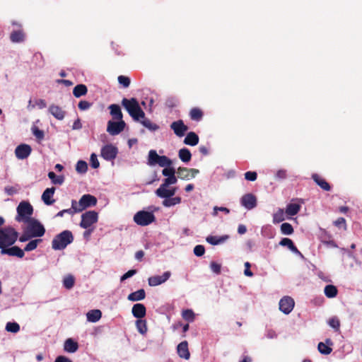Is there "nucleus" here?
Here are the masks:
<instances>
[{
  "instance_id": "obj_52",
  "label": "nucleus",
  "mask_w": 362,
  "mask_h": 362,
  "mask_svg": "<svg viewBox=\"0 0 362 362\" xmlns=\"http://www.w3.org/2000/svg\"><path fill=\"white\" fill-rule=\"evenodd\" d=\"M328 324L330 327L334 328L336 331H338L340 327V321L337 317L330 318L328 321Z\"/></svg>"
},
{
  "instance_id": "obj_49",
  "label": "nucleus",
  "mask_w": 362,
  "mask_h": 362,
  "mask_svg": "<svg viewBox=\"0 0 362 362\" xmlns=\"http://www.w3.org/2000/svg\"><path fill=\"white\" fill-rule=\"evenodd\" d=\"M88 170L87 163L84 160H78L76 165V170L79 173H85Z\"/></svg>"
},
{
  "instance_id": "obj_35",
  "label": "nucleus",
  "mask_w": 362,
  "mask_h": 362,
  "mask_svg": "<svg viewBox=\"0 0 362 362\" xmlns=\"http://www.w3.org/2000/svg\"><path fill=\"white\" fill-rule=\"evenodd\" d=\"M300 209V205L296 203H290L286 208V213L289 216L296 215Z\"/></svg>"
},
{
  "instance_id": "obj_42",
  "label": "nucleus",
  "mask_w": 362,
  "mask_h": 362,
  "mask_svg": "<svg viewBox=\"0 0 362 362\" xmlns=\"http://www.w3.org/2000/svg\"><path fill=\"white\" fill-rule=\"evenodd\" d=\"M141 121V124L151 131H156L159 129V126L155 123H153L150 119L147 118H142Z\"/></svg>"
},
{
  "instance_id": "obj_28",
  "label": "nucleus",
  "mask_w": 362,
  "mask_h": 362,
  "mask_svg": "<svg viewBox=\"0 0 362 362\" xmlns=\"http://www.w3.org/2000/svg\"><path fill=\"white\" fill-rule=\"evenodd\" d=\"M146 298V292L144 289L141 288L135 292H132L128 295L127 299L129 301H139L144 300Z\"/></svg>"
},
{
  "instance_id": "obj_57",
  "label": "nucleus",
  "mask_w": 362,
  "mask_h": 362,
  "mask_svg": "<svg viewBox=\"0 0 362 362\" xmlns=\"http://www.w3.org/2000/svg\"><path fill=\"white\" fill-rule=\"evenodd\" d=\"M91 106L92 103L86 100H81L78 104V107L81 111L87 110Z\"/></svg>"
},
{
  "instance_id": "obj_6",
  "label": "nucleus",
  "mask_w": 362,
  "mask_h": 362,
  "mask_svg": "<svg viewBox=\"0 0 362 362\" xmlns=\"http://www.w3.org/2000/svg\"><path fill=\"white\" fill-rule=\"evenodd\" d=\"M156 217L153 212L139 211L134 216V222L141 226H146L153 221H155Z\"/></svg>"
},
{
  "instance_id": "obj_58",
  "label": "nucleus",
  "mask_w": 362,
  "mask_h": 362,
  "mask_svg": "<svg viewBox=\"0 0 362 362\" xmlns=\"http://www.w3.org/2000/svg\"><path fill=\"white\" fill-rule=\"evenodd\" d=\"M245 178L249 181H255L257 178V174L255 171H247L245 173Z\"/></svg>"
},
{
  "instance_id": "obj_36",
  "label": "nucleus",
  "mask_w": 362,
  "mask_h": 362,
  "mask_svg": "<svg viewBox=\"0 0 362 362\" xmlns=\"http://www.w3.org/2000/svg\"><path fill=\"white\" fill-rule=\"evenodd\" d=\"M160 156L155 150H151L148 152V164L151 166L157 165Z\"/></svg>"
},
{
  "instance_id": "obj_63",
  "label": "nucleus",
  "mask_w": 362,
  "mask_h": 362,
  "mask_svg": "<svg viewBox=\"0 0 362 362\" xmlns=\"http://www.w3.org/2000/svg\"><path fill=\"white\" fill-rule=\"evenodd\" d=\"M90 165L93 168H98L100 165L99 161L95 153H92L90 156Z\"/></svg>"
},
{
  "instance_id": "obj_64",
  "label": "nucleus",
  "mask_w": 362,
  "mask_h": 362,
  "mask_svg": "<svg viewBox=\"0 0 362 362\" xmlns=\"http://www.w3.org/2000/svg\"><path fill=\"white\" fill-rule=\"evenodd\" d=\"M210 267L213 272H214L215 274H218L221 273V266L220 264H218L215 262H212L210 264Z\"/></svg>"
},
{
  "instance_id": "obj_16",
  "label": "nucleus",
  "mask_w": 362,
  "mask_h": 362,
  "mask_svg": "<svg viewBox=\"0 0 362 362\" xmlns=\"http://www.w3.org/2000/svg\"><path fill=\"white\" fill-rule=\"evenodd\" d=\"M1 255H8L12 257L23 258L25 255L24 250L18 246H11V247H4L1 250Z\"/></svg>"
},
{
  "instance_id": "obj_56",
  "label": "nucleus",
  "mask_w": 362,
  "mask_h": 362,
  "mask_svg": "<svg viewBox=\"0 0 362 362\" xmlns=\"http://www.w3.org/2000/svg\"><path fill=\"white\" fill-rule=\"evenodd\" d=\"M177 181V177L175 175L168 177L163 180V182L161 185H163V187H168L170 185L175 184Z\"/></svg>"
},
{
  "instance_id": "obj_26",
  "label": "nucleus",
  "mask_w": 362,
  "mask_h": 362,
  "mask_svg": "<svg viewBox=\"0 0 362 362\" xmlns=\"http://www.w3.org/2000/svg\"><path fill=\"white\" fill-rule=\"evenodd\" d=\"M279 245L284 247H287L291 252L297 255H301L300 252L294 245L292 240L288 238H284L279 242Z\"/></svg>"
},
{
  "instance_id": "obj_7",
  "label": "nucleus",
  "mask_w": 362,
  "mask_h": 362,
  "mask_svg": "<svg viewBox=\"0 0 362 362\" xmlns=\"http://www.w3.org/2000/svg\"><path fill=\"white\" fill-rule=\"evenodd\" d=\"M98 221V214L95 211H88L81 215L80 226L82 228L88 229Z\"/></svg>"
},
{
  "instance_id": "obj_55",
  "label": "nucleus",
  "mask_w": 362,
  "mask_h": 362,
  "mask_svg": "<svg viewBox=\"0 0 362 362\" xmlns=\"http://www.w3.org/2000/svg\"><path fill=\"white\" fill-rule=\"evenodd\" d=\"M178 100L175 97H169L165 100V105L170 108H173L177 106Z\"/></svg>"
},
{
  "instance_id": "obj_14",
  "label": "nucleus",
  "mask_w": 362,
  "mask_h": 362,
  "mask_svg": "<svg viewBox=\"0 0 362 362\" xmlns=\"http://www.w3.org/2000/svg\"><path fill=\"white\" fill-rule=\"evenodd\" d=\"M240 203L245 208L250 210L256 207L257 198L254 194L248 193L242 197Z\"/></svg>"
},
{
  "instance_id": "obj_43",
  "label": "nucleus",
  "mask_w": 362,
  "mask_h": 362,
  "mask_svg": "<svg viewBox=\"0 0 362 362\" xmlns=\"http://www.w3.org/2000/svg\"><path fill=\"white\" fill-rule=\"evenodd\" d=\"M284 212L281 209H279L276 212L273 214V223H279L284 221Z\"/></svg>"
},
{
  "instance_id": "obj_33",
  "label": "nucleus",
  "mask_w": 362,
  "mask_h": 362,
  "mask_svg": "<svg viewBox=\"0 0 362 362\" xmlns=\"http://www.w3.org/2000/svg\"><path fill=\"white\" fill-rule=\"evenodd\" d=\"M88 93V88L84 84H78L74 88L73 95L76 98H80L86 95Z\"/></svg>"
},
{
  "instance_id": "obj_46",
  "label": "nucleus",
  "mask_w": 362,
  "mask_h": 362,
  "mask_svg": "<svg viewBox=\"0 0 362 362\" xmlns=\"http://www.w3.org/2000/svg\"><path fill=\"white\" fill-rule=\"evenodd\" d=\"M182 317L184 320L188 321L189 322H193L194 320V313L192 310L186 309L182 310Z\"/></svg>"
},
{
  "instance_id": "obj_25",
  "label": "nucleus",
  "mask_w": 362,
  "mask_h": 362,
  "mask_svg": "<svg viewBox=\"0 0 362 362\" xmlns=\"http://www.w3.org/2000/svg\"><path fill=\"white\" fill-rule=\"evenodd\" d=\"M312 179L323 190L329 191L331 189L330 185L321 176L317 174H313Z\"/></svg>"
},
{
  "instance_id": "obj_15",
  "label": "nucleus",
  "mask_w": 362,
  "mask_h": 362,
  "mask_svg": "<svg viewBox=\"0 0 362 362\" xmlns=\"http://www.w3.org/2000/svg\"><path fill=\"white\" fill-rule=\"evenodd\" d=\"M170 128L173 130L175 134L179 137H182L188 130L187 126L184 124L182 119L171 123Z\"/></svg>"
},
{
  "instance_id": "obj_8",
  "label": "nucleus",
  "mask_w": 362,
  "mask_h": 362,
  "mask_svg": "<svg viewBox=\"0 0 362 362\" xmlns=\"http://www.w3.org/2000/svg\"><path fill=\"white\" fill-rule=\"evenodd\" d=\"M97 202L98 200L93 195L89 194H83L79 201L78 202H76V204L78 206L76 211H80V212H81L88 207L95 206L97 204Z\"/></svg>"
},
{
  "instance_id": "obj_9",
  "label": "nucleus",
  "mask_w": 362,
  "mask_h": 362,
  "mask_svg": "<svg viewBox=\"0 0 362 362\" xmlns=\"http://www.w3.org/2000/svg\"><path fill=\"white\" fill-rule=\"evenodd\" d=\"M125 125L126 124L122 119L118 122L110 120L107 122V132L112 136L117 135L124 130Z\"/></svg>"
},
{
  "instance_id": "obj_47",
  "label": "nucleus",
  "mask_w": 362,
  "mask_h": 362,
  "mask_svg": "<svg viewBox=\"0 0 362 362\" xmlns=\"http://www.w3.org/2000/svg\"><path fill=\"white\" fill-rule=\"evenodd\" d=\"M203 113L200 109L193 108L190 111V117L193 120L199 121L202 119Z\"/></svg>"
},
{
  "instance_id": "obj_20",
  "label": "nucleus",
  "mask_w": 362,
  "mask_h": 362,
  "mask_svg": "<svg viewBox=\"0 0 362 362\" xmlns=\"http://www.w3.org/2000/svg\"><path fill=\"white\" fill-rule=\"evenodd\" d=\"M177 354L180 358L189 359L190 354L188 349V343L187 341H182L177 347Z\"/></svg>"
},
{
  "instance_id": "obj_40",
  "label": "nucleus",
  "mask_w": 362,
  "mask_h": 362,
  "mask_svg": "<svg viewBox=\"0 0 362 362\" xmlns=\"http://www.w3.org/2000/svg\"><path fill=\"white\" fill-rule=\"evenodd\" d=\"M180 202H181V198L180 197H171L170 198H166L163 202V205L166 206V207H170V206L178 204Z\"/></svg>"
},
{
  "instance_id": "obj_45",
  "label": "nucleus",
  "mask_w": 362,
  "mask_h": 362,
  "mask_svg": "<svg viewBox=\"0 0 362 362\" xmlns=\"http://www.w3.org/2000/svg\"><path fill=\"white\" fill-rule=\"evenodd\" d=\"M293 228L289 223H284L281 225V232L284 235H291L293 233Z\"/></svg>"
},
{
  "instance_id": "obj_50",
  "label": "nucleus",
  "mask_w": 362,
  "mask_h": 362,
  "mask_svg": "<svg viewBox=\"0 0 362 362\" xmlns=\"http://www.w3.org/2000/svg\"><path fill=\"white\" fill-rule=\"evenodd\" d=\"M172 160L165 156H161L157 165L160 167H170L171 166Z\"/></svg>"
},
{
  "instance_id": "obj_44",
  "label": "nucleus",
  "mask_w": 362,
  "mask_h": 362,
  "mask_svg": "<svg viewBox=\"0 0 362 362\" xmlns=\"http://www.w3.org/2000/svg\"><path fill=\"white\" fill-rule=\"evenodd\" d=\"M41 242V239L32 240L25 245L23 250L26 252L34 250L37 248L38 244Z\"/></svg>"
},
{
  "instance_id": "obj_5",
  "label": "nucleus",
  "mask_w": 362,
  "mask_h": 362,
  "mask_svg": "<svg viewBox=\"0 0 362 362\" xmlns=\"http://www.w3.org/2000/svg\"><path fill=\"white\" fill-rule=\"evenodd\" d=\"M27 223L26 229L33 238H40L45 233L44 226L37 219L31 218Z\"/></svg>"
},
{
  "instance_id": "obj_38",
  "label": "nucleus",
  "mask_w": 362,
  "mask_h": 362,
  "mask_svg": "<svg viewBox=\"0 0 362 362\" xmlns=\"http://www.w3.org/2000/svg\"><path fill=\"white\" fill-rule=\"evenodd\" d=\"M48 177L52 180V182L54 185H62L64 181V177L63 175L57 176L52 171L48 173Z\"/></svg>"
},
{
  "instance_id": "obj_10",
  "label": "nucleus",
  "mask_w": 362,
  "mask_h": 362,
  "mask_svg": "<svg viewBox=\"0 0 362 362\" xmlns=\"http://www.w3.org/2000/svg\"><path fill=\"white\" fill-rule=\"evenodd\" d=\"M117 153V148L112 144L105 145L101 149V156L106 160H114Z\"/></svg>"
},
{
  "instance_id": "obj_27",
  "label": "nucleus",
  "mask_w": 362,
  "mask_h": 362,
  "mask_svg": "<svg viewBox=\"0 0 362 362\" xmlns=\"http://www.w3.org/2000/svg\"><path fill=\"white\" fill-rule=\"evenodd\" d=\"M78 349V344L71 338L67 339L64 341V349L68 353H74Z\"/></svg>"
},
{
  "instance_id": "obj_2",
  "label": "nucleus",
  "mask_w": 362,
  "mask_h": 362,
  "mask_svg": "<svg viewBox=\"0 0 362 362\" xmlns=\"http://www.w3.org/2000/svg\"><path fill=\"white\" fill-rule=\"evenodd\" d=\"M74 240L72 232L65 230L54 236L52 241V247L54 250H64L67 245L73 243Z\"/></svg>"
},
{
  "instance_id": "obj_39",
  "label": "nucleus",
  "mask_w": 362,
  "mask_h": 362,
  "mask_svg": "<svg viewBox=\"0 0 362 362\" xmlns=\"http://www.w3.org/2000/svg\"><path fill=\"white\" fill-rule=\"evenodd\" d=\"M136 326L138 332L141 334H145L147 332V325L146 321L144 320L138 319L136 321Z\"/></svg>"
},
{
  "instance_id": "obj_21",
  "label": "nucleus",
  "mask_w": 362,
  "mask_h": 362,
  "mask_svg": "<svg viewBox=\"0 0 362 362\" xmlns=\"http://www.w3.org/2000/svg\"><path fill=\"white\" fill-rule=\"evenodd\" d=\"M55 192L54 187L47 188L42 194V200L46 205H52L55 202L54 199H52Z\"/></svg>"
},
{
  "instance_id": "obj_17",
  "label": "nucleus",
  "mask_w": 362,
  "mask_h": 362,
  "mask_svg": "<svg viewBox=\"0 0 362 362\" xmlns=\"http://www.w3.org/2000/svg\"><path fill=\"white\" fill-rule=\"evenodd\" d=\"M171 273L170 272H165L161 276H153L148 278V285L150 286H156L164 282H165L170 276Z\"/></svg>"
},
{
  "instance_id": "obj_61",
  "label": "nucleus",
  "mask_w": 362,
  "mask_h": 362,
  "mask_svg": "<svg viewBox=\"0 0 362 362\" xmlns=\"http://www.w3.org/2000/svg\"><path fill=\"white\" fill-rule=\"evenodd\" d=\"M334 226H336L338 228H344V229L346 228V220L343 217H339L334 222Z\"/></svg>"
},
{
  "instance_id": "obj_24",
  "label": "nucleus",
  "mask_w": 362,
  "mask_h": 362,
  "mask_svg": "<svg viewBox=\"0 0 362 362\" xmlns=\"http://www.w3.org/2000/svg\"><path fill=\"white\" fill-rule=\"evenodd\" d=\"M333 345V341L331 339H327L325 340V343L320 342L317 346L318 351L322 354L328 355L329 354L332 349L330 347V346Z\"/></svg>"
},
{
  "instance_id": "obj_1",
  "label": "nucleus",
  "mask_w": 362,
  "mask_h": 362,
  "mask_svg": "<svg viewBox=\"0 0 362 362\" xmlns=\"http://www.w3.org/2000/svg\"><path fill=\"white\" fill-rule=\"evenodd\" d=\"M18 235L11 226L0 228V249L12 246L18 240Z\"/></svg>"
},
{
  "instance_id": "obj_48",
  "label": "nucleus",
  "mask_w": 362,
  "mask_h": 362,
  "mask_svg": "<svg viewBox=\"0 0 362 362\" xmlns=\"http://www.w3.org/2000/svg\"><path fill=\"white\" fill-rule=\"evenodd\" d=\"M75 283L74 277L72 275L66 276L63 280V285L67 289H71Z\"/></svg>"
},
{
  "instance_id": "obj_59",
  "label": "nucleus",
  "mask_w": 362,
  "mask_h": 362,
  "mask_svg": "<svg viewBox=\"0 0 362 362\" xmlns=\"http://www.w3.org/2000/svg\"><path fill=\"white\" fill-rule=\"evenodd\" d=\"M33 238L31 236V234L28 231V230L25 228L23 233L21 235V236L19 237V241L21 243L26 242Z\"/></svg>"
},
{
  "instance_id": "obj_31",
  "label": "nucleus",
  "mask_w": 362,
  "mask_h": 362,
  "mask_svg": "<svg viewBox=\"0 0 362 362\" xmlns=\"http://www.w3.org/2000/svg\"><path fill=\"white\" fill-rule=\"evenodd\" d=\"M109 109L110 110V115L113 117L115 119H122L123 115L121 111V108L118 105L112 104L109 106Z\"/></svg>"
},
{
  "instance_id": "obj_23",
  "label": "nucleus",
  "mask_w": 362,
  "mask_h": 362,
  "mask_svg": "<svg viewBox=\"0 0 362 362\" xmlns=\"http://www.w3.org/2000/svg\"><path fill=\"white\" fill-rule=\"evenodd\" d=\"M49 112L57 119L62 120L65 115L66 112L62 108L56 105H51L49 107Z\"/></svg>"
},
{
  "instance_id": "obj_32",
  "label": "nucleus",
  "mask_w": 362,
  "mask_h": 362,
  "mask_svg": "<svg viewBox=\"0 0 362 362\" xmlns=\"http://www.w3.org/2000/svg\"><path fill=\"white\" fill-rule=\"evenodd\" d=\"M102 316V313L100 310H91L86 314L87 320L91 322H98Z\"/></svg>"
},
{
  "instance_id": "obj_11",
  "label": "nucleus",
  "mask_w": 362,
  "mask_h": 362,
  "mask_svg": "<svg viewBox=\"0 0 362 362\" xmlns=\"http://www.w3.org/2000/svg\"><path fill=\"white\" fill-rule=\"evenodd\" d=\"M199 173V170L195 168H187L180 167L177 169V177L182 180H189L194 178Z\"/></svg>"
},
{
  "instance_id": "obj_19",
  "label": "nucleus",
  "mask_w": 362,
  "mask_h": 362,
  "mask_svg": "<svg viewBox=\"0 0 362 362\" xmlns=\"http://www.w3.org/2000/svg\"><path fill=\"white\" fill-rule=\"evenodd\" d=\"M229 238L228 235L221 236L209 235L206 238V241L212 245H218L224 243Z\"/></svg>"
},
{
  "instance_id": "obj_53",
  "label": "nucleus",
  "mask_w": 362,
  "mask_h": 362,
  "mask_svg": "<svg viewBox=\"0 0 362 362\" xmlns=\"http://www.w3.org/2000/svg\"><path fill=\"white\" fill-rule=\"evenodd\" d=\"M32 132L34 136L38 139V140H42L45 137L44 132L41 129H40L38 127L34 126L32 127Z\"/></svg>"
},
{
  "instance_id": "obj_30",
  "label": "nucleus",
  "mask_w": 362,
  "mask_h": 362,
  "mask_svg": "<svg viewBox=\"0 0 362 362\" xmlns=\"http://www.w3.org/2000/svg\"><path fill=\"white\" fill-rule=\"evenodd\" d=\"M184 143L189 146H196L199 143V136L194 132H191L187 134Z\"/></svg>"
},
{
  "instance_id": "obj_54",
  "label": "nucleus",
  "mask_w": 362,
  "mask_h": 362,
  "mask_svg": "<svg viewBox=\"0 0 362 362\" xmlns=\"http://www.w3.org/2000/svg\"><path fill=\"white\" fill-rule=\"evenodd\" d=\"M77 209H78V206L76 204V201L72 200L71 201V208L68 209H63V210L64 211V214H69L71 215H74L75 213L80 212V211H76Z\"/></svg>"
},
{
  "instance_id": "obj_29",
  "label": "nucleus",
  "mask_w": 362,
  "mask_h": 362,
  "mask_svg": "<svg viewBox=\"0 0 362 362\" xmlns=\"http://www.w3.org/2000/svg\"><path fill=\"white\" fill-rule=\"evenodd\" d=\"M10 40L15 43L22 42L25 40V34L22 30H14L10 35Z\"/></svg>"
},
{
  "instance_id": "obj_60",
  "label": "nucleus",
  "mask_w": 362,
  "mask_h": 362,
  "mask_svg": "<svg viewBox=\"0 0 362 362\" xmlns=\"http://www.w3.org/2000/svg\"><path fill=\"white\" fill-rule=\"evenodd\" d=\"M175 173V170L172 167H165V168L162 170V174L165 177H170Z\"/></svg>"
},
{
  "instance_id": "obj_13",
  "label": "nucleus",
  "mask_w": 362,
  "mask_h": 362,
  "mask_svg": "<svg viewBox=\"0 0 362 362\" xmlns=\"http://www.w3.org/2000/svg\"><path fill=\"white\" fill-rule=\"evenodd\" d=\"M32 148L30 145L22 144L18 145L15 149V155L18 159L24 160L31 153Z\"/></svg>"
},
{
  "instance_id": "obj_12",
  "label": "nucleus",
  "mask_w": 362,
  "mask_h": 362,
  "mask_svg": "<svg viewBox=\"0 0 362 362\" xmlns=\"http://www.w3.org/2000/svg\"><path fill=\"white\" fill-rule=\"evenodd\" d=\"M294 300L289 296H285L279 301V310L284 314H289L294 307Z\"/></svg>"
},
{
  "instance_id": "obj_62",
  "label": "nucleus",
  "mask_w": 362,
  "mask_h": 362,
  "mask_svg": "<svg viewBox=\"0 0 362 362\" xmlns=\"http://www.w3.org/2000/svg\"><path fill=\"white\" fill-rule=\"evenodd\" d=\"M137 271L136 269H130L127 272H126L124 274H123L121 278L120 281H124V280L132 277L134 274H136Z\"/></svg>"
},
{
  "instance_id": "obj_18",
  "label": "nucleus",
  "mask_w": 362,
  "mask_h": 362,
  "mask_svg": "<svg viewBox=\"0 0 362 362\" xmlns=\"http://www.w3.org/2000/svg\"><path fill=\"white\" fill-rule=\"evenodd\" d=\"M168 187H163L160 185L156 191V194L158 197L161 198H170L175 195L176 193V188L167 189Z\"/></svg>"
},
{
  "instance_id": "obj_4",
  "label": "nucleus",
  "mask_w": 362,
  "mask_h": 362,
  "mask_svg": "<svg viewBox=\"0 0 362 362\" xmlns=\"http://www.w3.org/2000/svg\"><path fill=\"white\" fill-rule=\"evenodd\" d=\"M33 213V208L32 205L28 202H21L18 207H17V216L16 217V220L18 222H25L26 223L32 218Z\"/></svg>"
},
{
  "instance_id": "obj_41",
  "label": "nucleus",
  "mask_w": 362,
  "mask_h": 362,
  "mask_svg": "<svg viewBox=\"0 0 362 362\" xmlns=\"http://www.w3.org/2000/svg\"><path fill=\"white\" fill-rule=\"evenodd\" d=\"M5 329L11 333H17L20 331V325L16 322H8L6 325Z\"/></svg>"
},
{
  "instance_id": "obj_3",
  "label": "nucleus",
  "mask_w": 362,
  "mask_h": 362,
  "mask_svg": "<svg viewBox=\"0 0 362 362\" xmlns=\"http://www.w3.org/2000/svg\"><path fill=\"white\" fill-rule=\"evenodd\" d=\"M122 105L134 120L139 121L141 118H144L145 113L136 98H123Z\"/></svg>"
},
{
  "instance_id": "obj_34",
  "label": "nucleus",
  "mask_w": 362,
  "mask_h": 362,
  "mask_svg": "<svg viewBox=\"0 0 362 362\" xmlns=\"http://www.w3.org/2000/svg\"><path fill=\"white\" fill-rule=\"evenodd\" d=\"M180 159L184 163H188L192 158V154L188 148H181L178 152Z\"/></svg>"
},
{
  "instance_id": "obj_37",
  "label": "nucleus",
  "mask_w": 362,
  "mask_h": 362,
  "mask_svg": "<svg viewBox=\"0 0 362 362\" xmlns=\"http://www.w3.org/2000/svg\"><path fill=\"white\" fill-rule=\"evenodd\" d=\"M325 294L327 298H334L338 293V290L335 286L327 285L324 290Z\"/></svg>"
},
{
  "instance_id": "obj_22",
  "label": "nucleus",
  "mask_w": 362,
  "mask_h": 362,
  "mask_svg": "<svg viewBox=\"0 0 362 362\" xmlns=\"http://www.w3.org/2000/svg\"><path fill=\"white\" fill-rule=\"evenodd\" d=\"M132 313L134 317L141 319L146 315V308L144 304L136 303L133 305Z\"/></svg>"
},
{
  "instance_id": "obj_51",
  "label": "nucleus",
  "mask_w": 362,
  "mask_h": 362,
  "mask_svg": "<svg viewBox=\"0 0 362 362\" xmlns=\"http://www.w3.org/2000/svg\"><path fill=\"white\" fill-rule=\"evenodd\" d=\"M118 82L124 88H128L130 85L131 81L128 76L120 75L117 78Z\"/></svg>"
}]
</instances>
